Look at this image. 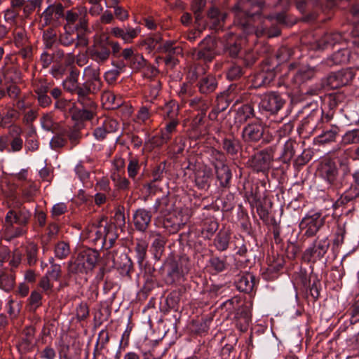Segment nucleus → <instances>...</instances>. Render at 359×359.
<instances>
[{
	"label": "nucleus",
	"instance_id": "obj_17",
	"mask_svg": "<svg viewBox=\"0 0 359 359\" xmlns=\"http://www.w3.org/2000/svg\"><path fill=\"white\" fill-rule=\"evenodd\" d=\"M140 27H133L130 25H123L122 27H115L111 33L116 38L121 39L125 43H131L140 33Z\"/></svg>",
	"mask_w": 359,
	"mask_h": 359
},
{
	"label": "nucleus",
	"instance_id": "obj_55",
	"mask_svg": "<svg viewBox=\"0 0 359 359\" xmlns=\"http://www.w3.org/2000/svg\"><path fill=\"white\" fill-rule=\"evenodd\" d=\"M38 191V187L34 182H29L27 186L22 188V196L25 201L30 202L33 201Z\"/></svg>",
	"mask_w": 359,
	"mask_h": 359
},
{
	"label": "nucleus",
	"instance_id": "obj_59",
	"mask_svg": "<svg viewBox=\"0 0 359 359\" xmlns=\"http://www.w3.org/2000/svg\"><path fill=\"white\" fill-rule=\"evenodd\" d=\"M175 43L172 41H167L163 46L161 47L163 51L169 53V55L165 57V62L168 64L171 62L172 54H180L182 53V48L179 46H174Z\"/></svg>",
	"mask_w": 359,
	"mask_h": 359
},
{
	"label": "nucleus",
	"instance_id": "obj_4",
	"mask_svg": "<svg viewBox=\"0 0 359 359\" xmlns=\"http://www.w3.org/2000/svg\"><path fill=\"white\" fill-rule=\"evenodd\" d=\"M65 20L63 29H73L81 33L89 32L88 10L85 6H78L64 11Z\"/></svg>",
	"mask_w": 359,
	"mask_h": 359
},
{
	"label": "nucleus",
	"instance_id": "obj_50",
	"mask_svg": "<svg viewBox=\"0 0 359 359\" xmlns=\"http://www.w3.org/2000/svg\"><path fill=\"white\" fill-rule=\"evenodd\" d=\"M75 29H64V32L59 36V41L61 45L64 46H70L75 43L76 39L79 38V34H77L76 36H74Z\"/></svg>",
	"mask_w": 359,
	"mask_h": 359
},
{
	"label": "nucleus",
	"instance_id": "obj_28",
	"mask_svg": "<svg viewBox=\"0 0 359 359\" xmlns=\"http://www.w3.org/2000/svg\"><path fill=\"white\" fill-rule=\"evenodd\" d=\"M236 285L239 291L250 293L255 285V276L250 273L243 274L236 280Z\"/></svg>",
	"mask_w": 359,
	"mask_h": 359
},
{
	"label": "nucleus",
	"instance_id": "obj_15",
	"mask_svg": "<svg viewBox=\"0 0 359 359\" xmlns=\"http://www.w3.org/2000/svg\"><path fill=\"white\" fill-rule=\"evenodd\" d=\"M114 267L122 276L131 278V273L133 271V262L126 253L122 252L120 255L116 254L113 257Z\"/></svg>",
	"mask_w": 359,
	"mask_h": 359
},
{
	"label": "nucleus",
	"instance_id": "obj_21",
	"mask_svg": "<svg viewBox=\"0 0 359 359\" xmlns=\"http://www.w3.org/2000/svg\"><path fill=\"white\" fill-rule=\"evenodd\" d=\"M31 217L28 210L22 209L19 211L9 210L5 217V222L17 224L21 226H26Z\"/></svg>",
	"mask_w": 359,
	"mask_h": 359
},
{
	"label": "nucleus",
	"instance_id": "obj_18",
	"mask_svg": "<svg viewBox=\"0 0 359 359\" xmlns=\"http://www.w3.org/2000/svg\"><path fill=\"white\" fill-rule=\"evenodd\" d=\"M180 105L175 101L170 100L165 102L163 107L158 108V113L163 121L180 120Z\"/></svg>",
	"mask_w": 359,
	"mask_h": 359
},
{
	"label": "nucleus",
	"instance_id": "obj_10",
	"mask_svg": "<svg viewBox=\"0 0 359 359\" xmlns=\"http://www.w3.org/2000/svg\"><path fill=\"white\" fill-rule=\"evenodd\" d=\"M355 74L351 69L340 70L331 73L322 79V86L328 89H336L348 84L354 78Z\"/></svg>",
	"mask_w": 359,
	"mask_h": 359
},
{
	"label": "nucleus",
	"instance_id": "obj_38",
	"mask_svg": "<svg viewBox=\"0 0 359 359\" xmlns=\"http://www.w3.org/2000/svg\"><path fill=\"white\" fill-rule=\"evenodd\" d=\"M79 255L84 262L89 271L92 270L96 265L99 257V252L97 250L87 249L79 253Z\"/></svg>",
	"mask_w": 359,
	"mask_h": 359
},
{
	"label": "nucleus",
	"instance_id": "obj_39",
	"mask_svg": "<svg viewBox=\"0 0 359 359\" xmlns=\"http://www.w3.org/2000/svg\"><path fill=\"white\" fill-rule=\"evenodd\" d=\"M165 170V165L163 164L158 165L153 170L151 173L152 179L144 184V187L147 189L149 192H152L156 190V182L161 181L163 177V172Z\"/></svg>",
	"mask_w": 359,
	"mask_h": 359
},
{
	"label": "nucleus",
	"instance_id": "obj_25",
	"mask_svg": "<svg viewBox=\"0 0 359 359\" xmlns=\"http://www.w3.org/2000/svg\"><path fill=\"white\" fill-rule=\"evenodd\" d=\"M298 147L299 144L296 141L289 139L283 146L278 160L283 163H289L294 157Z\"/></svg>",
	"mask_w": 359,
	"mask_h": 359
},
{
	"label": "nucleus",
	"instance_id": "obj_14",
	"mask_svg": "<svg viewBox=\"0 0 359 359\" xmlns=\"http://www.w3.org/2000/svg\"><path fill=\"white\" fill-rule=\"evenodd\" d=\"M264 133V126L255 122L249 123L243 128L241 137L245 142H257L262 138Z\"/></svg>",
	"mask_w": 359,
	"mask_h": 359
},
{
	"label": "nucleus",
	"instance_id": "obj_9",
	"mask_svg": "<svg viewBox=\"0 0 359 359\" xmlns=\"http://www.w3.org/2000/svg\"><path fill=\"white\" fill-rule=\"evenodd\" d=\"M316 171L318 175L332 184L338 176V168L334 158L327 154L318 160Z\"/></svg>",
	"mask_w": 359,
	"mask_h": 359
},
{
	"label": "nucleus",
	"instance_id": "obj_27",
	"mask_svg": "<svg viewBox=\"0 0 359 359\" xmlns=\"http://www.w3.org/2000/svg\"><path fill=\"white\" fill-rule=\"evenodd\" d=\"M314 72L312 69L300 70L296 74L294 79L299 84L302 93L313 95L314 90L313 88L307 89L306 88V83L308 81H311Z\"/></svg>",
	"mask_w": 359,
	"mask_h": 359
},
{
	"label": "nucleus",
	"instance_id": "obj_32",
	"mask_svg": "<svg viewBox=\"0 0 359 359\" xmlns=\"http://www.w3.org/2000/svg\"><path fill=\"white\" fill-rule=\"evenodd\" d=\"M199 92L202 94H210L215 90L217 87L216 78L212 75L202 77L198 82Z\"/></svg>",
	"mask_w": 359,
	"mask_h": 359
},
{
	"label": "nucleus",
	"instance_id": "obj_40",
	"mask_svg": "<svg viewBox=\"0 0 359 359\" xmlns=\"http://www.w3.org/2000/svg\"><path fill=\"white\" fill-rule=\"evenodd\" d=\"M218 227V222L215 217H206L202 222L201 233L205 238H210L216 232Z\"/></svg>",
	"mask_w": 359,
	"mask_h": 359
},
{
	"label": "nucleus",
	"instance_id": "obj_12",
	"mask_svg": "<svg viewBox=\"0 0 359 359\" xmlns=\"http://www.w3.org/2000/svg\"><path fill=\"white\" fill-rule=\"evenodd\" d=\"M109 44V37L106 36H102L95 41L89 48L90 58L98 64H103L107 61L111 54Z\"/></svg>",
	"mask_w": 359,
	"mask_h": 359
},
{
	"label": "nucleus",
	"instance_id": "obj_24",
	"mask_svg": "<svg viewBox=\"0 0 359 359\" xmlns=\"http://www.w3.org/2000/svg\"><path fill=\"white\" fill-rule=\"evenodd\" d=\"M222 146L225 153L231 156H236L242 150V144L241 141L233 137H226L222 141Z\"/></svg>",
	"mask_w": 359,
	"mask_h": 359
},
{
	"label": "nucleus",
	"instance_id": "obj_22",
	"mask_svg": "<svg viewBox=\"0 0 359 359\" xmlns=\"http://www.w3.org/2000/svg\"><path fill=\"white\" fill-rule=\"evenodd\" d=\"M224 40L225 53L232 57L238 56L241 49V40L238 39L237 36L231 32H229L224 36Z\"/></svg>",
	"mask_w": 359,
	"mask_h": 359
},
{
	"label": "nucleus",
	"instance_id": "obj_31",
	"mask_svg": "<svg viewBox=\"0 0 359 359\" xmlns=\"http://www.w3.org/2000/svg\"><path fill=\"white\" fill-rule=\"evenodd\" d=\"M102 104L107 109H115L123 104L121 97L116 96L110 90H104L101 96Z\"/></svg>",
	"mask_w": 359,
	"mask_h": 359
},
{
	"label": "nucleus",
	"instance_id": "obj_46",
	"mask_svg": "<svg viewBox=\"0 0 359 359\" xmlns=\"http://www.w3.org/2000/svg\"><path fill=\"white\" fill-rule=\"evenodd\" d=\"M209 158L214 168L226 164V158L225 154L215 148H211L209 150Z\"/></svg>",
	"mask_w": 359,
	"mask_h": 359
},
{
	"label": "nucleus",
	"instance_id": "obj_11",
	"mask_svg": "<svg viewBox=\"0 0 359 359\" xmlns=\"http://www.w3.org/2000/svg\"><path fill=\"white\" fill-rule=\"evenodd\" d=\"M285 100L278 92L271 91L260 96L259 108L271 114H277L285 104Z\"/></svg>",
	"mask_w": 359,
	"mask_h": 359
},
{
	"label": "nucleus",
	"instance_id": "obj_33",
	"mask_svg": "<svg viewBox=\"0 0 359 359\" xmlns=\"http://www.w3.org/2000/svg\"><path fill=\"white\" fill-rule=\"evenodd\" d=\"M350 53L346 48H340L329 57L325 62L328 66L346 64L349 60Z\"/></svg>",
	"mask_w": 359,
	"mask_h": 359
},
{
	"label": "nucleus",
	"instance_id": "obj_6",
	"mask_svg": "<svg viewBox=\"0 0 359 359\" xmlns=\"http://www.w3.org/2000/svg\"><path fill=\"white\" fill-rule=\"evenodd\" d=\"M277 147L272 145L252 155L248 160L249 165L256 172H266L271 168L274 160V154Z\"/></svg>",
	"mask_w": 359,
	"mask_h": 359
},
{
	"label": "nucleus",
	"instance_id": "obj_54",
	"mask_svg": "<svg viewBox=\"0 0 359 359\" xmlns=\"http://www.w3.org/2000/svg\"><path fill=\"white\" fill-rule=\"evenodd\" d=\"M14 43L18 47H24L27 44L28 37L25 29L16 27L13 30Z\"/></svg>",
	"mask_w": 359,
	"mask_h": 359
},
{
	"label": "nucleus",
	"instance_id": "obj_47",
	"mask_svg": "<svg viewBox=\"0 0 359 359\" xmlns=\"http://www.w3.org/2000/svg\"><path fill=\"white\" fill-rule=\"evenodd\" d=\"M88 271V269L79 255L74 261L69 262L68 271L70 273H87Z\"/></svg>",
	"mask_w": 359,
	"mask_h": 359
},
{
	"label": "nucleus",
	"instance_id": "obj_7",
	"mask_svg": "<svg viewBox=\"0 0 359 359\" xmlns=\"http://www.w3.org/2000/svg\"><path fill=\"white\" fill-rule=\"evenodd\" d=\"M83 78L86 79L83 83V89L86 97L97 93L102 88L103 83L100 77V68L97 65H90L83 70Z\"/></svg>",
	"mask_w": 359,
	"mask_h": 359
},
{
	"label": "nucleus",
	"instance_id": "obj_30",
	"mask_svg": "<svg viewBox=\"0 0 359 359\" xmlns=\"http://www.w3.org/2000/svg\"><path fill=\"white\" fill-rule=\"evenodd\" d=\"M275 78V73L270 69L257 72L252 79L254 88H257L269 84Z\"/></svg>",
	"mask_w": 359,
	"mask_h": 359
},
{
	"label": "nucleus",
	"instance_id": "obj_8",
	"mask_svg": "<svg viewBox=\"0 0 359 359\" xmlns=\"http://www.w3.org/2000/svg\"><path fill=\"white\" fill-rule=\"evenodd\" d=\"M53 81L39 79L34 84V92L39 106L46 108L52 104L51 90L55 88Z\"/></svg>",
	"mask_w": 359,
	"mask_h": 359
},
{
	"label": "nucleus",
	"instance_id": "obj_36",
	"mask_svg": "<svg viewBox=\"0 0 359 359\" xmlns=\"http://www.w3.org/2000/svg\"><path fill=\"white\" fill-rule=\"evenodd\" d=\"M59 230L60 227L55 222L48 223L46 229V233L41 236V245L43 248H47L50 242L56 238Z\"/></svg>",
	"mask_w": 359,
	"mask_h": 359
},
{
	"label": "nucleus",
	"instance_id": "obj_37",
	"mask_svg": "<svg viewBox=\"0 0 359 359\" xmlns=\"http://www.w3.org/2000/svg\"><path fill=\"white\" fill-rule=\"evenodd\" d=\"M63 92L60 87H55L51 90V97L55 100L54 108L60 111H65L70 100L62 97Z\"/></svg>",
	"mask_w": 359,
	"mask_h": 359
},
{
	"label": "nucleus",
	"instance_id": "obj_45",
	"mask_svg": "<svg viewBox=\"0 0 359 359\" xmlns=\"http://www.w3.org/2000/svg\"><path fill=\"white\" fill-rule=\"evenodd\" d=\"M15 284V275L13 272H4L0 274V288L6 292L11 291Z\"/></svg>",
	"mask_w": 359,
	"mask_h": 359
},
{
	"label": "nucleus",
	"instance_id": "obj_2",
	"mask_svg": "<svg viewBox=\"0 0 359 359\" xmlns=\"http://www.w3.org/2000/svg\"><path fill=\"white\" fill-rule=\"evenodd\" d=\"M191 269L189 257L186 255L175 256L170 255L164 262L165 282L167 284H180Z\"/></svg>",
	"mask_w": 359,
	"mask_h": 359
},
{
	"label": "nucleus",
	"instance_id": "obj_57",
	"mask_svg": "<svg viewBox=\"0 0 359 359\" xmlns=\"http://www.w3.org/2000/svg\"><path fill=\"white\" fill-rule=\"evenodd\" d=\"M165 245L164 237L159 239H154L151 243V250H153L154 258L159 260L163 253Z\"/></svg>",
	"mask_w": 359,
	"mask_h": 359
},
{
	"label": "nucleus",
	"instance_id": "obj_64",
	"mask_svg": "<svg viewBox=\"0 0 359 359\" xmlns=\"http://www.w3.org/2000/svg\"><path fill=\"white\" fill-rule=\"evenodd\" d=\"M210 174L205 171H198L196 174L195 182L199 189H205L209 185Z\"/></svg>",
	"mask_w": 359,
	"mask_h": 359
},
{
	"label": "nucleus",
	"instance_id": "obj_34",
	"mask_svg": "<svg viewBox=\"0 0 359 359\" xmlns=\"http://www.w3.org/2000/svg\"><path fill=\"white\" fill-rule=\"evenodd\" d=\"M26 231L22 226H14L13 224L5 222L3 229L2 236L8 241L15 238L22 236L25 233Z\"/></svg>",
	"mask_w": 359,
	"mask_h": 359
},
{
	"label": "nucleus",
	"instance_id": "obj_1",
	"mask_svg": "<svg viewBox=\"0 0 359 359\" xmlns=\"http://www.w3.org/2000/svg\"><path fill=\"white\" fill-rule=\"evenodd\" d=\"M80 72L72 67L69 75L62 82L65 90L76 95V100L72 109V118L76 121L92 120L97 113V104L91 97H86L83 83H79Z\"/></svg>",
	"mask_w": 359,
	"mask_h": 359
},
{
	"label": "nucleus",
	"instance_id": "obj_29",
	"mask_svg": "<svg viewBox=\"0 0 359 359\" xmlns=\"http://www.w3.org/2000/svg\"><path fill=\"white\" fill-rule=\"evenodd\" d=\"M165 126L161 129V144L167 143L172 138V135L177 131V128L180 123V120L163 121Z\"/></svg>",
	"mask_w": 359,
	"mask_h": 359
},
{
	"label": "nucleus",
	"instance_id": "obj_48",
	"mask_svg": "<svg viewBox=\"0 0 359 359\" xmlns=\"http://www.w3.org/2000/svg\"><path fill=\"white\" fill-rule=\"evenodd\" d=\"M337 134V128H332L329 130H326L325 131H323V133L318 135L316 138V144H325L334 142L335 140Z\"/></svg>",
	"mask_w": 359,
	"mask_h": 359
},
{
	"label": "nucleus",
	"instance_id": "obj_62",
	"mask_svg": "<svg viewBox=\"0 0 359 359\" xmlns=\"http://www.w3.org/2000/svg\"><path fill=\"white\" fill-rule=\"evenodd\" d=\"M128 65L134 70H140L147 65V60L143 55L136 53L132 59L128 62Z\"/></svg>",
	"mask_w": 359,
	"mask_h": 359
},
{
	"label": "nucleus",
	"instance_id": "obj_26",
	"mask_svg": "<svg viewBox=\"0 0 359 359\" xmlns=\"http://www.w3.org/2000/svg\"><path fill=\"white\" fill-rule=\"evenodd\" d=\"M208 17L210 27L215 31H218L223 27L226 14L220 12L216 8H212L208 12Z\"/></svg>",
	"mask_w": 359,
	"mask_h": 359
},
{
	"label": "nucleus",
	"instance_id": "obj_13",
	"mask_svg": "<svg viewBox=\"0 0 359 359\" xmlns=\"http://www.w3.org/2000/svg\"><path fill=\"white\" fill-rule=\"evenodd\" d=\"M64 8L65 6L61 3H55L48 6L41 15L42 26L56 27L60 25V20L64 15Z\"/></svg>",
	"mask_w": 359,
	"mask_h": 359
},
{
	"label": "nucleus",
	"instance_id": "obj_44",
	"mask_svg": "<svg viewBox=\"0 0 359 359\" xmlns=\"http://www.w3.org/2000/svg\"><path fill=\"white\" fill-rule=\"evenodd\" d=\"M230 233L225 231H219L214 239V245L220 252L228 249L230 241Z\"/></svg>",
	"mask_w": 359,
	"mask_h": 359
},
{
	"label": "nucleus",
	"instance_id": "obj_58",
	"mask_svg": "<svg viewBox=\"0 0 359 359\" xmlns=\"http://www.w3.org/2000/svg\"><path fill=\"white\" fill-rule=\"evenodd\" d=\"M27 300L29 311L34 312L42 305V295L36 290H34L31 292Z\"/></svg>",
	"mask_w": 359,
	"mask_h": 359
},
{
	"label": "nucleus",
	"instance_id": "obj_60",
	"mask_svg": "<svg viewBox=\"0 0 359 359\" xmlns=\"http://www.w3.org/2000/svg\"><path fill=\"white\" fill-rule=\"evenodd\" d=\"M342 143L344 145L359 144V129L347 131L342 137Z\"/></svg>",
	"mask_w": 359,
	"mask_h": 359
},
{
	"label": "nucleus",
	"instance_id": "obj_63",
	"mask_svg": "<svg viewBox=\"0 0 359 359\" xmlns=\"http://www.w3.org/2000/svg\"><path fill=\"white\" fill-rule=\"evenodd\" d=\"M140 169L139 161L136 158H131L129 161L127 170L128 177L133 180L135 181L136 176L137 175Z\"/></svg>",
	"mask_w": 359,
	"mask_h": 359
},
{
	"label": "nucleus",
	"instance_id": "obj_52",
	"mask_svg": "<svg viewBox=\"0 0 359 359\" xmlns=\"http://www.w3.org/2000/svg\"><path fill=\"white\" fill-rule=\"evenodd\" d=\"M55 256L57 259H64L70 254V247L65 241H59L56 243L54 249Z\"/></svg>",
	"mask_w": 359,
	"mask_h": 359
},
{
	"label": "nucleus",
	"instance_id": "obj_43",
	"mask_svg": "<svg viewBox=\"0 0 359 359\" xmlns=\"http://www.w3.org/2000/svg\"><path fill=\"white\" fill-rule=\"evenodd\" d=\"M301 232L307 238L314 235V215L305 216L299 224Z\"/></svg>",
	"mask_w": 359,
	"mask_h": 359
},
{
	"label": "nucleus",
	"instance_id": "obj_5",
	"mask_svg": "<svg viewBox=\"0 0 359 359\" xmlns=\"http://www.w3.org/2000/svg\"><path fill=\"white\" fill-rule=\"evenodd\" d=\"M255 5L258 7V10L254 13L245 11L247 5L243 2L238 3L232 8V11L234 13V24L246 34L254 32L255 27L252 25V18L255 15L261 14L264 2H256Z\"/></svg>",
	"mask_w": 359,
	"mask_h": 359
},
{
	"label": "nucleus",
	"instance_id": "obj_42",
	"mask_svg": "<svg viewBox=\"0 0 359 359\" xmlns=\"http://www.w3.org/2000/svg\"><path fill=\"white\" fill-rule=\"evenodd\" d=\"M39 248L37 244L31 242L25 247V256L29 266H34L38 261Z\"/></svg>",
	"mask_w": 359,
	"mask_h": 359
},
{
	"label": "nucleus",
	"instance_id": "obj_49",
	"mask_svg": "<svg viewBox=\"0 0 359 359\" xmlns=\"http://www.w3.org/2000/svg\"><path fill=\"white\" fill-rule=\"evenodd\" d=\"M148 248V243L146 241L140 239L137 240L135 244V251L136 253V257L137 263L140 266H142L143 262L146 259L147 252Z\"/></svg>",
	"mask_w": 359,
	"mask_h": 359
},
{
	"label": "nucleus",
	"instance_id": "obj_41",
	"mask_svg": "<svg viewBox=\"0 0 359 359\" xmlns=\"http://www.w3.org/2000/svg\"><path fill=\"white\" fill-rule=\"evenodd\" d=\"M217 180L219 181L220 185L226 187L229 185L231 179V172L229 166L225 164L222 166L215 168Z\"/></svg>",
	"mask_w": 359,
	"mask_h": 359
},
{
	"label": "nucleus",
	"instance_id": "obj_56",
	"mask_svg": "<svg viewBox=\"0 0 359 359\" xmlns=\"http://www.w3.org/2000/svg\"><path fill=\"white\" fill-rule=\"evenodd\" d=\"M210 267L216 272L219 273L226 270L227 266L226 257L220 258L217 256L212 257L209 260Z\"/></svg>",
	"mask_w": 359,
	"mask_h": 359
},
{
	"label": "nucleus",
	"instance_id": "obj_35",
	"mask_svg": "<svg viewBox=\"0 0 359 359\" xmlns=\"http://www.w3.org/2000/svg\"><path fill=\"white\" fill-rule=\"evenodd\" d=\"M212 104L211 100L208 98L202 97H196L191 99L189 102V107L195 110L198 111V114H206L207 111Z\"/></svg>",
	"mask_w": 359,
	"mask_h": 359
},
{
	"label": "nucleus",
	"instance_id": "obj_51",
	"mask_svg": "<svg viewBox=\"0 0 359 359\" xmlns=\"http://www.w3.org/2000/svg\"><path fill=\"white\" fill-rule=\"evenodd\" d=\"M237 116L239 121L243 122L254 117L255 115L253 107L250 104L242 105L238 109Z\"/></svg>",
	"mask_w": 359,
	"mask_h": 359
},
{
	"label": "nucleus",
	"instance_id": "obj_3",
	"mask_svg": "<svg viewBox=\"0 0 359 359\" xmlns=\"http://www.w3.org/2000/svg\"><path fill=\"white\" fill-rule=\"evenodd\" d=\"M118 236L115 225L106 222L104 225L93 226L88 232V238L100 248L108 250L114 246Z\"/></svg>",
	"mask_w": 359,
	"mask_h": 359
},
{
	"label": "nucleus",
	"instance_id": "obj_53",
	"mask_svg": "<svg viewBox=\"0 0 359 359\" xmlns=\"http://www.w3.org/2000/svg\"><path fill=\"white\" fill-rule=\"evenodd\" d=\"M111 179L114 182L115 187L120 190H128L130 187V181L121 173L112 172Z\"/></svg>",
	"mask_w": 359,
	"mask_h": 359
},
{
	"label": "nucleus",
	"instance_id": "obj_61",
	"mask_svg": "<svg viewBox=\"0 0 359 359\" xmlns=\"http://www.w3.org/2000/svg\"><path fill=\"white\" fill-rule=\"evenodd\" d=\"M49 262L50 264V267L47 271L46 276H48V277L53 280L57 281L62 273L61 266L58 264L54 263V259L53 257L49 259Z\"/></svg>",
	"mask_w": 359,
	"mask_h": 359
},
{
	"label": "nucleus",
	"instance_id": "obj_20",
	"mask_svg": "<svg viewBox=\"0 0 359 359\" xmlns=\"http://www.w3.org/2000/svg\"><path fill=\"white\" fill-rule=\"evenodd\" d=\"M151 213L144 208L137 209L133 214V222L137 230L145 231L151 222Z\"/></svg>",
	"mask_w": 359,
	"mask_h": 359
},
{
	"label": "nucleus",
	"instance_id": "obj_19",
	"mask_svg": "<svg viewBox=\"0 0 359 359\" xmlns=\"http://www.w3.org/2000/svg\"><path fill=\"white\" fill-rule=\"evenodd\" d=\"M35 332L36 329L32 325L25 327L23 330L24 337H22L20 341L18 344V348L21 353L25 354L32 350Z\"/></svg>",
	"mask_w": 359,
	"mask_h": 359
},
{
	"label": "nucleus",
	"instance_id": "obj_23",
	"mask_svg": "<svg viewBox=\"0 0 359 359\" xmlns=\"http://www.w3.org/2000/svg\"><path fill=\"white\" fill-rule=\"evenodd\" d=\"M342 40L343 36L341 33L327 34L316 43V50H323L332 48L335 44L340 43Z\"/></svg>",
	"mask_w": 359,
	"mask_h": 359
},
{
	"label": "nucleus",
	"instance_id": "obj_16",
	"mask_svg": "<svg viewBox=\"0 0 359 359\" xmlns=\"http://www.w3.org/2000/svg\"><path fill=\"white\" fill-rule=\"evenodd\" d=\"M187 219L181 212L170 214L164 219L163 225L170 233H175L185 225Z\"/></svg>",
	"mask_w": 359,
	"mask_h": 359
}]
</instances>
